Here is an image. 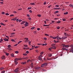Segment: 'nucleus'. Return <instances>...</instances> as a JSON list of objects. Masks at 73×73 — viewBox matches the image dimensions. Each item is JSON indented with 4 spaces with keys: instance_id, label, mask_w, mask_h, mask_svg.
<instances>
[{
    "instance_id": "obj_63",
    "label": "nucleus",
    "mask_w": 73,
    "mask_h": 73,
    "mask_svg": "<svg viewBox=\"0 0 73 73\" xmlns=\"http://www.w3.org/2000/svg\"><path fill=\"white\" fill-rule=\"evenodd\" d=\"M35 51H36V52L38 53V50H35Z\"/></svg>"
},
{
    "instance_id": "obj_30",
    "label": "nucleus",
    "mask_w": 73,
    "mask_h": 73,
    "mask_svg": "<svg viewBox=\"0 0 73 73\" xmlns=\"http://www.w3.org/2000/svg\"><path fill=\"white\" fill-rule=\"evenodd\" d=\"M49 25H43L44 26H47L48 27Z\"/></svg>"
},
{
    "instance_id": "obj_25",
    "label": "nucleus",
    "mask_w": 73,
    "mask_h": 73,
    "mask_svg": "<svg viewBox=\"0 0 73 73\" xmlns=\"http://www.w3.org/2000/svg\"><path fill=\"white\" fill-rule=\"evenodd\" d=\"M0 24L1 25H4V26H5V25L3 23H1Z\"/></svg>"
},
{
    "instance_id": "obj_7",
    "label": "nucleus",
    "mask_w": 73,
    "mask_h": 73,
    "mask_svg": "<svg viewBox=\"0 0 73 73\" xmlns=\"http://www.w3.org/2000/svg\"><path fill=\"white\" fill-rule=\"evenodd\" d=\"M3 40L5 41H9L8 39L7 38H4Z\"/></svg>"
},
{
    "instance_id": "obj_45",
    "label": "nucleus",
    "mask_w": 73,
    "mask_h": 73,
    "mask_svg": "<svg viewBox=\"0 0 73 73\" xmlns=\"http://www.w3.org/2000/svg\"><path fill=\"white\" fill-rule=\"evenodd\" d=\"M2 13V15H4V14H5V13H4V12H2V13Z\"/></svg>"
},
{
    "instance_id": "obj_15",
    "label": "nucleus",
    "mask_w": 73,
    "mask_h": 73,
    "mask_svg": "<svg viewBox=\"0 0 73 73\" xmlns=\"http://www.w3.org/2000/svg\"><path fill=\"white\" fill-rule=\"evenodd\" d=\"M72 51H73V48H72L70 50V52H71Z\"/></svg>"
},
{
    "instance_id": "obj_21",
    "label": "nucleus",
    "mask_w": 73,
    "mask_h": 73,
    "mask_svg": "<svg viewBox=\"0 0 73 73\" xmlns=\"http://www.w3.org/2000/svg\"><path fill=\"white\" fill-rule=\"evenodd\" d=\"M25 23V21H23L21 22V25H23Z\"/></svg>"
},
{
    "instance_id": "obj_39",
    "label": "nucleus",
    "mask_w": 73,
    "mask_h": 73,
    "mask_svg": "<svg viewBox=\"0 0 73 73\" xmlns=\"http://www.w3.org/2000/svg\"><path fill=\"white\" fill-rule=\"evenodd\" d=\"M25 39V40H28V38H24Z\"/></svg>"
},
{
    "instance_id": "obj_19",
    "label": "nucleus",
    "mask_w": 73,
    "mask_h": 73,
    "mask_svg": "<svg viewBox=\"0 0 73 73\" xmlns=\"http://www.w3.org/2000/svg\"><path fill=\"white\" fill-rule=\"evenodd\" d=\"M37 16H38V17H41V15L40 14H38L37 15Z\"/></svg>"
},
{
    "instance_id": "obj_22",
    "label": "nucleus",
    "mask_w": 73,
    "mask_h": 73,
    "mask_svg": "<svg viewBox=\"0 0 73 73\" xmlns=\"http://www.w3.org/2000/svg\"><path fill=\"white\" fill-rule=\"evenodd\" d=\"M45 66L43 64H42L41 65V66H40V67H44Z\"/></svg>"
},
{
    "instance_id": "obj_23",
    "label": "nucleus",
    "mask_w": 73,
    "mask_h": 73,
    "mask_svg": "<svg viewBox=\"0 0 73 73\" xmlns=\"http://www.w3.org/2000/svg\"><path fill=\"white\" fill-rule=\"evenodd\" d=\"M59 12V11H56L55 12L54 14H56L55 13H58Z\"/></svg>"
},
{
    "instance_id": "obj_46",
    "label": "nucleus",
    "mask_w": 73,
    "mask_h": 73,
    "mask_svg": "<svg viewBox=\"0 0 73 73\" xmlns=\"http://www.w3.org/2000/svg\"><path fill=\"white\" fill-rule=\"evenodd\" d=\"M29 12L30 13H32L33 12L31 10L29 11Z\"/></svg>"
},
{
    "instance_id": "obj_11",
    "label": "nucleus",
    "mask_w": 73,
    "mask_h": 73,
    "mask_svg": "<svg viewBox=\"0 0 73 73\" xmlns=\"http://www.w3.org/2000/svg\"><path fill=\"white\" fill-rule=\"evenodd\" d=\"M44 64V65L45 66H47V63H44L43 64Z\"/></svg>"
},
{
    "instance_id": "obj_38",
    "label": "nucleus",
    "mask_w": 73,
    "mask_h": 73,
    "mask_svg": "<svg viewBox=\"0 0 73 73\" xmlns=\"http://www.w3.org/2000/svg\"><path fill=\"white\" fill-rule=\"evenodd\" d=\"M11 41H13L14 42H15V40H14L13 39H12L11 40Z\"/></svg>"
},
{
    "instance_id": "obj_33",
    "label": "nucleus",
    "mask_w": 73,
    "mask_h": 73,
    "mask_svg": "<svg viewBox=\"0 0 73 73\" xmlns=\"http://www.w3.org/2000/svg\"><path fill=\"white\" fill-rule=\"evenodd\" d=\"M61 23L60 21H58L57 22V23H58V24H59V23Z\"/></svg>"
},
{
    "instance_id": "obj_1",
    "label": "nucleus",
    "mask_w": 73,
    "mask_h": 73,
    "mask_svg": "<svg viewBox=\"0 0 73 73\" xmlns=\"http://www.w3.org/2000/svg\"><path fill=\"white\" fill-rule=\"evenodd\" d=\"M51 48H49V50L50 51H51V49H56V47L55 46H52V47H51Z\"/></svg>"
},
{
    "instance_id": "obj_3",
    "label": "nucleus",
    "mask_w": 73,
    "mask_h": 73,
    "mask_svg": "<svg viewBox=\"0 0 73 73\" xmlns=\"http://www.w3.org/2000/svg\"><path fill=\"white\" fill-rule=\"evenodd\" d=\"M19 69V68H17L15 70L14 72H19V70H18Z\"/></svg>"
},
{
    "instance_id": "obj_10",
    "label": "nucleus",
    "mask_w": 73,
    "mask_h": 73,
    "mask_svg": "<svg viewBox=\"0 0 73 73\" xmlns=\"http://www.w3.org/2000/svg\"><path fill=\"white\" fill-rule=\"evenodd\" d=\"M20 60V59L19 58H15V60H17V61Z\"/></svg>"
},
{
    "instance_id": "obj_43",
    "label": "nucleus",
    "mask_w": 73,
    "mask_h": 73,
    "mask_svg": "<svg viewBox=\"0 0 73 73\" xmlns=\"http://www.w3.org/2000/svg\"><path fill=\"white\" fill-rule=\"evenodd\" d=\"M29 49V48H26V47H25V48H23V49Z\"/></svg>"
},
{
    "instance_id": "obj_49",
    "label": "nucleus",
    "mask_w": 73,
    "mask_h": 73,
    "mask_svg": "<svg viewBox=\"0 0 73 73\" xmlns=\"http://www.w3.org/2000/svg\"><path fill=\"white\" fill-rule=\"evenodd\" d=\"M60 27H59V26H58L57 27V29H59L60 28Z\"/></svg>"
},
{
    "instance_id": "obj_62",
    "label": "nucleus",
    "mask_w": 73,
    "mask_h": 73,
    "mask_svg": "<svg viewBox=\"0 0 73 73\" xmlns=\"http://www.w3.org/2000/svg\"><path fill=\"white\" fill-rule=\"evenodd\" d=\"M25 24L27 25H27L29 24V23L27 22H26Z\"/></svg>"
},
{
    "instance_id": "obj_40",
    "label": "nucleus",
    "mask_w": 73,
    "mask_h": 73,
    "mask_svg": "<svg viewBox=\"0 0 73 73\" xmlns=\"http://www.w3.org/2000/svg\"><path fill=\"white\" fill-rule=\"evenodd\" d=\"M6 38H8V39H8V40H9V36H6Z\"/></svg>"
},
{
    "instance_id": "obj_42",
    "label": "nucleus",
    "mask_w": 73,
    "mask_h": 73,
    "mask_svg": "<svg viewBox=\"0 0 73 73\" xmlns=\"http://www.w3.org/2000/svg\"><path fill=\"white\" fill-rule=\"evenodd\" d=\"M31 8H32L31 7H28V10L31 9Z\"/></svg>"
},
{
    "instance_id": "obj_60",
    "label": "nucleus",
    "mask_w": 73,
    "mask_h": 73,
    "mask_svg": "<svg viewBox=\"0 0 73 73\" xmlns=\"http://www.w3.org/2000/svg\"><path fill=\"white\" fill-rule=\"evenodd\" d=\"M12 16H14L13 15L11 14V15H10V17H12Z\"/></svg>"
},
{
    "instance_id": "obj_16",
    "label": "nucleus",
    "mask_w": 73,
    "mask_h": 73,
    "mask_svg": "<svg viewBox=\"0 0 73 73\" xmlns=\"http://www.w3.org/2000/svg\"><path fill=\"white\" fill-rule=\"evenodd\" d=\"M15 64H18V62H17V61H15Z\"/></svg>"
},
{
    "instance_id": "obj_31",
    "label": "nucleus",
    "mask_w": 73,
    "mask_h": 73,
    "mask_svg": "<svg viewBox=\"0 0 73 73\" xmlns=\"http://www.w3.org/2000/svg\"><path fill=\"white\" fill-rule=\"evenodd\" d=\"M47 60H51V58H47Z\"/></svg>"
},
{
    "instance_id": "obj_58",
    "label": "nucleus",
    "mask_w": 73,
    "mask_h": 73,
    "mask_svg": "<svg viewBox=\"0 0 73 73\" xmlns=\"http://www.w3.org/2000/svg\"><path fill=\"white\" fill-rule=\"evenodd\" d=\"M66 20V19H62V20L63 21H65Z\"/></svg>"
},
{
    "instance_id": "obj_57",
    "label": "nucleus",
    "mask_w": 73,
    "mask_h": 73,
    "mask_svg": "<svg viewBox=\"0 0 73 73\" xmlns=\"http://www.w3.org/2000/svg\"><path fill=\"white\" fill-rule=\"evenodd\" d=\"M39 46H36L35 47V48H38Z\"/></svg>"
},
{
    "instance_id": "obj_35",
    "label": "nucleus",
    "mask_w": 73,
    "mask_h": 73,
    "mask_svg": "<svg viewBox=\"0 0 73 73\" xmlns=\"http://www.w3.org/2000/svg\"><path fill=\"white\" fill-rule=\"evenodd\" d=\"M7 50H12V49H11V48H7Z\"/></svg>"
},
{
    "instance_id": "obj_36",
    "label": "nucleus",
    "mask_w": 73,
    "mask_h": 73,
    "mask_svg": "<svg viewBox=\"0 0 73 73\" xmlns=\"http://www.w3.org/2000/svg\"><path fill=\"white\" fill-rule=\"evenodd\" d=\"M23 64H25L26 63V62H22Z\"/></svg>"
},
{
    "instance_id": "obj_5",
    "label": "nucleus",
    "mask_w": 73,
    "mask_h": 73,
    "mask_svg": "<svg viewBox=\"0 0 73 73\" xmlns=\"http://www.w3.org/2000/svg\"><path fill=\"white\" fill-rule=\"evenodd\" d=\"M1 58L2 60L5 59V56H4V55L3 56H2L1 57Z\"/></svg>"
},
{
    "instance_id": "obj_32",
    "label": "nucleus",
    "mask_w": 73,
    "mask_h": 73,
    "mask_svg": "<svg viewBox=\"0 0 73 73\" xmlns=\"http://www.w3.org/2000/svg\"><path fill=\"white\" fill-rule=\"evenodd\" d=\"M45 35L46 36H49V35L47 34H45Z\"/></svg>"
},
{
    "instance_id": "obj_59",
    "label": "nucleus",
    "mask_w": 73,
    "mask_h": 73,
    "mask_svg": "<svg viewBox=\"0 0 73 73\" xmlns=\"http://www.w3.org/2000/svg\"><path fill=\"white\" fill-rule=\"evenodd\" d=\"M52 38H53V39H55L56 38V37H52Z\"/></svg>"
},
{
    "instance_id": "obj_44",
    "label": "nucleus",
    "mask_w": 73,
    "mask_h": 73,
    "mask_svg": "<svg viewBox=\"0 0 73 73\" xmlns=\"http://www.w3.org/2000/svg\"><path fill=\"white\" fill-rule=\"evenodd\" d=\"M27 17H30V15L29 14H27Z\"/></svg>"
},
{
    "instance_id": "obj_26",
    "label": "nucleus",
    "mask_w": 73,
    "mask_h": 73,
    "mask_svg": "<svg viewBox=\"0 0 73 73\" xmlns=\"http://www.w3.org/2000/svg\"><path fill=\"white\" fill-rule=\"evenodd\" d=\"M68 14V12H66V13H64V15H67Z\"/></svg>"
},
{
    "instance_id": "obj_13",
    "label": "nucleus",
    "mask_w": 73,
    "mask_h": 73,
    "mask_svg": "<svg viewBox=\"0 0 73 73\" xmlns=\"http://www.w3.org/2000/svg\"><path fill=\"white\" fill-rule=\"evenodd\" d=\"M10 56H11V57H14L13 54H10Z\"/></svg>"
},
{
    "instance_id": "obj_41",
    "label": "nucleus",
    "mask_w": 73,
    "mask_h": 73,
    "mask_svg": "<svg viewBox=\"0 0 73 73\" xmlns=\"http://www.w3.org/2000/svg\"><path fill=\"white\" fill-rule=\"evenodd\" d=\"M55 7H59V5H55Z\"/></svg>"
},
{
    "instance_id": "obj_2",
    "label": "nucleus",
    "mask_w": 73,
    "mask_h": 73,
    "mask_svg": "<svg viewBox=\"0 0 73 73\" xmlns=\"http://www.w3.org/2000/svg\"><path fill=\"white\" fill-rule=\"evenodd\" d=\"M38 45H42V46H46L47 45V44L46 43H45L44 44H41V43H38Z\"/></svg>"
},
{
    "instance_id": "obj_53",
    "label": "nucleus",
    "mask_w": 73,
    "mask_h": 73,
    "mask_svg": "<svg viewBox=\"0 0 73 73\" xmlns=\"http://www.w3.org/2000/svg\"><path fill=\"white\" fill-rule=\"evenodd\" d=\"M5 70L3 71V72H1V73H5Z\"/></svg>"
},
{
    "instance_id": "obj_61",
    "label": "nucleus",
    "mask_w": 73,
    "mask_h": 73,
    "mask_svg": "<svg viewBox=\"0 0 73 73\" xmlns=\"http://www.w3.org/2000/svg\"><path fill=\"white\" fill-rule=\"evenodd\" d=\"M28 19L29 20H31V18L30 17H29L28 18Z\"/></svg>"
},
{
    "instance_id": "obj_29",
    "label": "nucleus",
    "mask_w": 73,
    "mask_h": 73,
    "mask_svg": "<svg viewBox=\"0 0 73 73\" xmlns=\"http://www.w3.org/2000/svg\"><path fill=\"white\" fill-rule=\"evenodd\" d=\"M43 38L46 41V40H47V38H46L44 37Z\"/></svg>"
},
{
    "instance_id": "obj_50",
    "label": "nucleus",
    "mask_w": 73,
    "mask_h": 73,
    "mask_svg": "<svg viewBox=\"0 0 73 73\" xmlns=\"http://www.w3.org/2000/svg\"><path fill=\"white\" fill-rule=\"evenodd\" d=\"M64 36H68V35L67 34H66V35H64Z\"/></svg>"
},
{
    "instance_id": "obj_18",
    "label": "nucleus",
    "mask_w": 73,
    "mask_h": 73,
    "mask_svg": "<svg viewBox=\"0 0 73 73\" xmlns=\"http://www.w3.org/2000/svg\"><path fill=\"white\" fill-rule=\"evenodd\" d=\"M31 5H35V3H31L30 4Z\"/></svg>"
},
{
    "instance_id": "obj_28",
    "label": "nucleus",
    "mask_w": 73,
    "mask_h": 73,
    "mask_svg": "<svg viewBox=\"0 0 73 73\" xmlns=\"http://www.w3.org/2000/svg\"><path fill=\"white\" fill-rule=\"evenodd\" d=\"M23 56H27V54H25V53L23 54Z\"/></svg>"
},
{
    "instance_id": "obj_64",
    "label": "nucleus",
    "mask_w": 73,
    "mask_h": 73,
    "mask_svg": "<svg viewBox=\"0 0 73 73\" xmlns=\"http://www.w3.org/2000/svg\"><path fill=\"white\" fill-rule=\"evenodd\" d=\"M31 67L32 68H33V65H31Z\"/></svg>"
},
{
    "instance_id": "obj_6",
    "label": "nucleus",
    "mask_w": 73,
    "mask_h": 73,
    "mask_svg": "<svg viewBox=\"0 0 73 73\" xmlns=\"http://www.w3.org/2000/svg\"><path fill=\"white\" fill-rule=\"evenodd\" d=\"M62 49L63 50H66V51L68 50V49H67V48H65V47H63V48H62Z\"/></svg>"
},
{
    "instance_id": "obj_9",
    "label": "nucleus",
    "mask_w": 73,
    "mask_h": 73,
    "mask_svg": "<svg viewBox=\"0 0 73 73\" xmlns=\"http://www.w3.org/2000/svg\"><path fill=\"white\" fill-rule=\"evenodd\" d=\"M54 10H60V8H55L53 9Z\"/></svg>"
},
{
    "instance_id": "obj_8",
    "label": "nucleus",
    "mask_w": 73,
    "mask_h": 73,
    "mask_svg": "<svg viewBox=\"0 0 73 73\" xmlns=\"http://www.w3.org/2000/svg\"><path fill=\"white\" fill-rule=\"evenodd\" d=\"M52 54H49L48 55V56L49 58L50 57H52Z\"/></svg>"
},
{
    "instance_id": "obj_56",
    "label": "nucleus",
    "mask_w": 73,
    "mask_h": 73,
    "mask_svg": "<svg viewBox=\"0 0 73 73\" xmlns=\"http://www.w3.org/2000/svg\"><path fill=\"white\" fill-rule=\"evenodd\" d=\"M6 55H7V56H8L9 55V53H6Z\"/></svg>"
},
{
    "instance_id": "obj_20",
    "label": "nucleus",
    "mask_w": 73,
    "mask_h": 73,
    "mask_svg": "<svg viewBox=\"0 0 73 73\" xmlns=\"http://www.w3.org/2000/svg\"><path fill=\"white\" fill-rule=\"evenodd\" d=\"M38 60H42V58L40 57H38Z\"/></svg>"
},
{
    "instance_id": "obj_12",
    "label": "nucleus",
    "mask_w": 73,
    "mask_h": 73,
    "mask_svg": "<svg viewBox=\"0 0 73 73\" xmlns=\"http://www.w3.org/2000/svg\"><path fill=\"white\" fill-rule=\"evenodd\" d=\"M40 67H37V68H35V70H38V69H40Z\"/></svg>"
},
{
    "instance_id": "obj_51",
    "label": "nucleus",
    "mask_w": 73,
    "mask_h": 73,
    "mask_svg": "<svg viewBox=\"0 0 73 73\" xmlns=\"http://www.w3.org/2000/svg\"><path fill=\"white\" fill-rule=\"evenodd\" d=\"M22 21V20H18V21H19V22H21V21Z\"/></svg>"
},
{
    "instance_id": "obj_47",
    "label": "nucleus",
    "mask_w": 73,
    "mask_h": 73,
    "mask_svg": "<svg viewBox=\"0 0 73 73\" xmlns=\"http://www.w3.org/2000/svg\"><path fill=\"white\" fill-rule=\"evenodd\" d=\"M5 15H9V14H8V13H5Z\"/></svg>"
},
{
    "instance_id": "obj_48",
    "label": "nucleus",
    "mask_w": 73,
    "mask_h": 73,
    "mask_svg": "<svg viewBox=\"0 0 73 73\" xmlns=\"http://www.w3.org/2000/svg\"><path fill=\"white\" fill-rule=\"evenodd\" d=\"M29 52L28 51H26V53L27 54H29Z\"/></svg>"
},
{
    "instance_id": "obj_34",
    "label": "nucleus",
    "mask_w": 73,
    "mask_h": 73,
    "mask_svg": "<svg viewBox=\"0 0 73 73\" xmlns=\"http://www.w3.org/2000/svg\"><path fill=\"white\" fill-rule=\"evenodd\" d=\"M35 27H32L31 28V29H35Z\"/></svg>"
},
{
    "instance_id": "obj_27",
    "label": "nucleus",
    "mask_w": 73,
    "mask_h": 73,
    "mask_svg": "<svg viewBox=\"0 0 73 73\" xmlns=\"http://www.w3.org/2000/svg\"><path fill=\"white\" fill-rule=\"evenodd\" d=\"M15 53L16 54H18L19 53V52L18 51H16L15 52Z\"/></svg>"
},
{
    "instance_id": "obj_14",
    "label": "nucleus",
    "mask_w": 73,
    "mask_h": 73,
    "mask_svg": "<svg viewBox=\"0 0 73 73\" xmlns=\"http://www.w3.org/2000/svg\"><path fill=\"white\" fill-rule=\"evenodd\" d=\"M17 18V17H15V18L13 19H12L11 20H14V21L16 20Z\"/></svg>"
},
{
    "instance_id": "obj_37",
    "label": "nucleus",
    "mask_w": 73,
    "mask_h": 73,
    "mask_svg": "<svg viewBox=\"0 0 73 73\" xmlns=\"http://www.w3.org/2000/svg\"><path fill=\"white\" fill-rule=\"evenodd\" d=\"M3 69H4V68L3 67H1L0 68V70H2Z\"/></svg>"
},
{
    "instance_id": "obj_52",
    "label": "nucleus",
    "mask_w": 73,
    "mask_h": 73,
    "mask_svg": "<svg viewBox=\"0 0 73 73\" xmlns=\"http://www.w3.org/2000/svg\"><path fill=\"white\" fill-rule=\"evenodd\" d=\"M58 37H59L58 36H56V38H57L58 40H59V39L58 38Z\"/></svg>"
},
{
    "instance_id": "obj_55",
    "label": "nucleus",
    "mask_w": 73,
    "mask_h": 73,
    "mask_svg": "<svg viewBox=\"0 0 73 73\" xmlns=\"http://www.w3.org/2000/svg\"><path fill=\"white\" fill-rule=\"evenodd\" d=\"M22 42V41H19V42H18V44H19L20 43H21Z\"/></svg>"
},
{
    "instance_id": "obj_54",
    "label": "nucleus",
    "mask_w": 73,
    "mask_h": 73,
    "mask_svg": "<svg viewBox=\"0 0 73 73\" xmlns=\"http://www.w3.org/2000/svg\"><path fill=\"white\" fill-rule=\"evenodd\" d=\"M43 57V56L42 55H40L38 57Z\"/></svg>"
},
{
    "instance_id": "obj_17",
    "label": "nucleus",
    "mask_w": 73,
    "mask_h": 73,
    "mask_svg": "<svg viewBox=\"0 0 73 73\" xmlns=\"http://www.w3.org/2000/svg\"><path fill=\"white\" fill-rule=\"evenodd\" d=\"M62 46H69V45H65V44H62Z\"/></svg>"
},
{
    "instance_id": "obj_4",
    "label": "nucleus",
    "mask_w": 73,
    "mask_h": 73,
    "mask_svg": "<svg viewBox=\"0 0 73 73\" xmlns=\"http://www.w3.org/2000/svg\"><path fill=\"white\" fill-rule=\"evenodd\" d=\"M67 36H64L62 37V40L64 39H65L66 38H67Z\"/></svg>"
},
{
    "instance_id": "obj_24",
    "label": "nucleus",
    "mask_w": 73,
    "mask_h": 73,
    "mask_svg": "<svg viewBox=\"0 0 73 73\" xmlns=\"http://www.w3.org/2000/svg\"><path fill=\"white\" fill-rule=\"evenodd\" d=\"M69 47V46H64V47L65 48H67Z\"/></svg>"
}]
</instances>
